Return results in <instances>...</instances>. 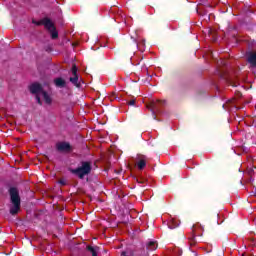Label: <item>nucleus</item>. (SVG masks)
Here are the masks:
<instances>
[{
    "label": "nucleus",
    "mask_w": 256,
    "mask_h": 256,
    "mask_svg": "<svg viewBox=\"0 0 256 256\" xmlns=\"http://www.w3.org/2000/svg\"><path fill=\"white\" fill-rule=\"evenodd\" d=\"M10 199L12 206L10 208L11 215H17L21 209V197H19V190L17 188H10Z\"/></svg>",
    "instance_id": "f257e3e1"
},
{
    "label": "nucleus",
    "mask_w": 256,
    "mask_h": 256,
    "mask_svg": "<svg viewBox=\"0 0 256 256\" xmlns=\"http://www.w3.org/2000/svg\"><path fill=\"white\" fill-rule=\"evenodd\" d=\"M71 173L77 175L79 179H84L86 175L91 173V162H81V165L76 169H72Z\"/></svg>",
    "instance_id": "f03ea898"
},
{
    "label": "nucleus",
    "mask_w": 256,
    "mask_h": 256,
    "mask_svg": "<svg viewBox=\"0 0 256 256\" xmlns=\"http://www.w3.org/2000/svg\"><path fill=\"white\" fill-rule=\"evenodd\" d=\"M36 25H44L45 29H48L51 33L52 39H57L59 37V34L57 33V29L55 28V24H53V21L49 18H44L39 22H34Z\"/></svg>",
    "instance_id": "7ed1b4c3"
},
{
    "label": "nucleus",
    "mask_w": 256,
    "mask_h": 256,
    "mask_svg": "<svg viewBox=\"0 0 256 256\" xmlns=\"http://www.w3.org/2000/svg\"><path fill=\"white\" fill-rule=\"evenodd\" d=\"M29 89H30V92H32L34 95H36V100L39 103V105H41L42 103H41L40 94H41V91H44L43 87H41V84L34 83V84L30 85Z\"/></svg>",
    "instance_id": "20e7f679"
},
{
    "label": "nucleus",
    "mask_w": 256,
    "mask_h": 256,
    "mask_svg": "<svg viewBox=\"0 0 256 256\" xmlns=\"http://www.w3.org/2000/svg\"><path fill=\"white\" fill-rule=\"evenodd\" d=\"M72 76L70 77L69 81L75 87H81V81H79V76L77 75V66L73 64L71 69Z\"/></svg>",
    "instance_id": "39448f33"
},
{
    "label": "nucleus",
    "mask_w": 256,
    "mask_h": 256,
    "mask_svg": "<svg viewBox=\"0 0 256 256\" xmlns=\"http://www.w3.org/2000/svg\"><path fill=\"white\" fill-rule=\"evenodd\" d=\"M56 149L60 151L61 153H71L72 148L71 144L67 142H59L56 144Z\"/></svg>",
    "instance_id": "423d86ee"
},
{
    "label": "nucleus",
    "mask_w": 256,
    "mask_h": 256,
    "mask_svg": "<svg viewBox=\"0 0 256 256\" xmlns=\"http://www.w3.org/2000/svg\"><path fill=\"white\" fill-rule=\"evenodd\" d=\"M247 61L250 65V67L255 68L256 67V52L251 51L247 53Z\"/></svg>",
    "instance_id": "0eeeda50"
},
{
    "label": "nucleus",
    "mask_w": 256,
    "mask_h": 256,
    "mask_svg": "<svg viewBox=\"0 0 256 256\" xmlns=\"http://www.w3.org/2000/svg\"><path fill=\"white\" fill-rule=\"evenodd\" d=\"M137 159H138L137 161L138 169L140 170L145 169V167L147 166V156L139 155Z\"/></svg>",
    "instance_id": "6e6552de"
},
{
    "label": "nucleus",
    "mask_w": 256,
    "mask_h": 256,
    "mask_svg": "<svg viewBox=\"0 0 256 256\" xmlns=\"http://www.w3.org/2000/svg\"><path fill=\"white\" fill-rule=\"evenodd\" d=\"M54 84L56 87H59L60 89H63L64 87L67 86V82L65 81V79L59 77V78H55L54 79Z\"/></svg>",
    "instance_id": "1a4fd4ad"
},
{
    "label": "nucleus",
    "mask_w": 256,
    "mask_h": 256,
    "mask_svg": "<svg viewBox=\"0 0 256 256\" xmlns=\"http://www.w3.org/2000/svg\"><path fill=\"white\" fill-rule=\"evenodd\" d=\"M40 97H42L47 105H51L53 103V99L49 93L45 92V90L41 91Z\"/></svg>",
    "instance_id": "9d476101"
},
{
    "label": "nucleus",
    "mask_w": 256,
    "mask_h": 256,
    "mask_svg": "<svg viewBox=\"0 0 256 256\" xmlns=\"http://www.w3.org/2000/svg\"><path fill=\"white\" fill-rule=\"evenodd\" d=\"M169 229H175L176 227H179V222L175 219H171L168 223Z\"/></svg>",
    "instance_id": "9b49d317"
},
{
    "label": "nucleus",
    "mask_w": 256,
    "mask_h": 256,
    "mask_svg": "<svg viewBox=\"0 0 256 256\" xmlns=\"http://www.w3.org/2000/svg\"><path fill=\"white\" fill-rule=\"evenodd\" d=\"M87 249L90 251V253L92 254V256H97V253L99 251V248L98 247H91V246H88Z\"/></svg>",
    "instance_id": "f8f14e48"
},
{
    "label": "nucleus",
    "mask_w": 256,
    "mask_h": 256,
    "mask_svg": "<svg viewBox=\"0 0 256 256\" xmlns=\"http://www.w3.org/2000/svg\"><path fill=\"white\" fill-rule=\"evenodd\" d=\"M147 249H149V251H155V249H157V243L149 242L147 245Z\"/></svg>",
    "instance_id": "ddd939ff"
},
{
    "label": "nucleus",
    "mask_w": 256,
    "mask_h": 256,
    "mask_svg": "<svg viewBox=\"0 0 256 256\" xmlns=\"http://www.w3.org/2000/svg\"><path fill=\"white\" fill-rule=\"evenodd\" d=\"M190 240V245H195V237L189 238Z\"/></svg>",
    "instance_id": "4468645a"
},
{
    "label": "nucleus",
    "mask_w": 256,
    "mask_h": 256,
    "mask_svg": "<svg viewBox=\"0 0 256 256\" xmlns=\"http://www.w3.org/2000/svg\"><path fill=\"white\" fill-rule=\"evenodd\" d=\"M128 105H135V100H130V101L128 102Z\"/></svg>",
    "instance_id": "2eb2a0df"
},
{
    "label": "nucleus",
    "mask_w": 256,
    "mask_h": 256,
    "mask_svg": "<svg viewBox=\"0 0 256 256\" xmlns=\"http://www.w3.org/2000/svg\"><path fill=\"white\" fill-rule=\"evenodd\" d=\"M60 183H61L62 185H65V182H63V181H60Z\"/></svg>",
    "instance_id": "dca6fc26"
},
{
    "label": "nucleus",
    "mask_w": 256,
    "mask_h": 256,
    "mask_svg": "<svg viewBox=\"0 0 256 256\" xmlns=\"http://www.w3.org/2000/svg\"><path fill=\"white\" fill-rule=\"evenodd\" d=\"M193 232L195 233V226H193Z\"/></svg>",
    "instance_id": "f3484780"
}]
</instances>
